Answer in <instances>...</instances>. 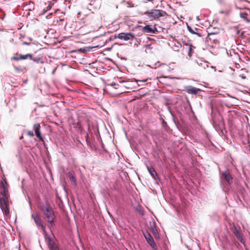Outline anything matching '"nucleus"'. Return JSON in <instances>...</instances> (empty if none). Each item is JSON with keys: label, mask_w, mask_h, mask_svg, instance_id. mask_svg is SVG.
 <instances>
[{"label": "nucleus", "mask_w": 250, "mask_h": 250, "mask_svg": "<svg viewBox=\"0 0 250 250\" xmlns=\"http://www.w3.org/2000/svg\"><path fill=\"white\" fill-rule=\"evenodd\" d=\"M42 210L43 211L47 221L49 224V227H52L54 225L55 215L53 210L49 207L48 205L42 208Z\"/></svg>", "instance_id": "nucleus-1"}, {"label": "nucleus", "mask_w": 250, "mask_h": 250, "mask_svg": "<svg viewBox=\"0 0 250 250\" xmlns=\"http://www.w3.org/2000/svg\"><path fill=\"white\" fill-rule=\"evenodd\" d=\"M144 14L151 20L158 19L160 17L167 15L166 11L159 9H152L150 11H146Z\"/></svg>", "instance_id": "nucleus-2"}, {"label": "nucleus", "mask_w": 250, "mask_h": 250, "mask_svg": "<svg viewBox=\"0 0 250 250\" xmlns=\"http://www.w3.org/2000/svg\"><path fill=\"white\" fill-rule=\"evenodd\" d=\"M8 201L4 197H0V208L2 212L6 215H9V209L8 208Z\"/></svg>", "instance_id": "nucleus-3"}, {"label": "nucleus", "mask_w": 250, "mask_h": 250, "mask_svg": "<svg viewBox=\"0 0 250 250\" xmlns=\"http://www.w3.org/2000/svg\"><path fill=\"white\" fill-rule=\"evenodd\" d=\"M115 38H118L120 40L128 41L133 40L134 38V35L130 32H122L115 36Z\"/></svg>", "instance_id": "nucleus-4"}, {"label": "nucleus", "mask_w": 250, "mask_h": 250, "mask_svg": "<svg viewBox=\"0 0 250 250\" xmlns=\"http://www.w3.org/2000/svg\"><path fill=\"white\" fill-rule=\"evenodd\" d=\"M32 218L33 219L37 226L40 227L41 229L43 231V233L46 234L45 227L42 223V220L41 219L40 217L38 215L32 214Z\"/></svg>", "instance_id": "nucleus-5"}, {"label": "nucleus", "mask_w": 250, "mask_h": 250, "mask_svg": "<svg viewBox=\"0 0 250 250\" xmlns=\"http://www.w3.org/2000/svg\"><path fill=\"white\" fill-rule=\"evenodd\" d=\"M186 91L190 94L196 95L201 91V89L191 85H188L185 87Z\"/></svg>", "instance_id": "nucleus-6"}, {"label": "nucleus", "mask_w": 250, "mask_h": 250, "mask_svg": "<svg viewBox=\"0 0 250 250\" xmlns=\"http://www.w3.org/2000/svg\"><path fill=\"white\" fill-rule=\"evenodd\" d=\"M144 236L147 242V243L153 248H155L156 245L151 235L148 232H146L144 234Z\"/></svg>", "instance_id": "nucleus-7"}, {"label": "nucleus", "mask_w": 250, "mask_h": 250, "mask_svg": "<svg viewBox=\"0 0 250 250\" xmlns=\"http://www.w3.org/2000/svg\"><path fill=\"white\" fill-rule=\"evenodd\" d=\"M222 175L229 185H231L233 182V178L229 171L227 170L222 172Z\"/></svg>", "instance_id": "nucleus-8"}, {"label": "nucleus", "mask_w": 250, "mask_h": 250, "mask_svg": "<svg viewBox=\"0 0 250 250\" xmlns=\"http://www.w3.org/2000/svg\"><path fill=\"white\" fill-rule=\"evenodd\" d=\"M33 128L35 130V134L36 137L39 139V140L42 141V137L41 135V133L40 132L41 126L39 124H35L34 125Z\"/></svg>", "instance_id": "nucleus-9"}, {"label": "nucleus", "mask_w": 250, "mask_h": 250, "mask_svg": "<svg viewBox=\"0 0 250 250\" xmlns=\"http://www.w3.org/2000/svg\"><path fill=\"white\" fill-rule=\"evenodd\" d=\"M48 246L50 250H59L56 244L52 239H48Z\"/></svg>", "instance_id": "nucleus-10"}, {"label": "nucleus", "mask_w": 250, "mask_h": 250, "mask_svg": "<svg viewBox=\"0 0 250 250\" xmlns=\"http://www.w3.org/2000/svg\"><path fill=\"white\" fill-rule=\"evenodd\" d=\"M1 187L2 188V191L0 192V194L2 195V197H4L7 199L8 196V190L7 188L5 187L4 183L2 182L0 184Z\"/></svg>", "instance_id": "nucleus-11"}, {"label": "nucleus", "mask_w": 250, "mask_h": 250, "mask_svg": "<svg viewBox=\"0 0 250 250\" xmlns=\"http://www.w3.org/2000/svg\"><path fill=\"white\" fill-rule=\"evenodd\" d=\"M146 167L150 175L154 179H157L158 178V176L154 168L152 166L149 167L146 166Z\"/></svg>", "instance_id": "nucleus-12"}, {"label": "nucleus", "mask_w": 250, "mask_h": 250, "mask_svg": "<svg viewBox=\"0 0 250 250\" xmlns=\"http://www.w3.org/2000/svg\"><path fill=\"white\" fill-rule=\"evenodd\" d=\"M28 58H29L30 60H32V55L30 54H27L23 55H21L20 57H14L13 58V59L14 60H16V61H19L20 60H25V59H27ZM33 60H34V61H36L35 59H33Z\"/></svg>", "instance_id": "nucleus-13"}, {"label": "nucleus", "mask_w": 250, "mask_h": 250, "mask_svg": "<svg viewBox=\"0 0 250 250\" xmlns=\"http://www.w3.org/2000/svg\"><path fill=\"white\" fill-rule=\"evenodd\" d=\"M143 30L147 33H154L155 31L151 25H146L143 28Z\"/></svg>", "instance_id": "nucleus-14"}, {"label": "nucleus", "mask_w": 250, "mask_h": 250, "mask_svg": "<svg viewBox=\"0 0 250 250\" xmlns=\"http://www.w3.org/2000/svg\"><path fill=\"white\" fill-rule=\"evenodd\" d=\"M67 175L69 177L71 183L74 185H76V180L74 175H73V174L71 172H68L67 173Z\"/></svg>", "instance_id": "nucleus-15"}, {"label": "nucleus", "mask_w": 250, "mask_h": 250, "mask_svg": "<svg viewBox=\"0 0 250 250\" xmlns=\"http://www.w3.org/2000/svg\"><path fill=\"white\" fill-rule=\"evenodd\" d=\"M174 44L173 45V49L175 51H179L180 48L181 47V44L178 42H175Z\"/></svg>", "instance_id": "nucleus-16"}, {"label": "nucleus", "mask_w": 250, "mask_h": 250, "mask_svg": "<svg viewBox=\"0 0 250 250\" xmlns=\"http://www.w3.org/2000/svg\"><path fill=\"white\" fill-rule=\"evenodd\" d=\"M235 234L236 237H237V238L240 240V241L241 243H244V241L243 240V237L238 230H235Z\"/></svg>", "instance_id": "nucleus-17"}, {"label": "nucleus", "mask_w": 250, "mask_h": 250, "mask_svg": "<svg viewBox=\"0 0 250 250\" xmlns=\"http://www.w3.org/2000/svg\"><path fill=\"white\" fill-rule=\"evenodd\" d=\"M186 45L187 46V49L188 50V55L189 56H191L192 55V46L191 44H186Z\"/></svg>", "instance_id": "nucleus-18"}, {"label": "nucleus", "mask_w": 250, "mask_h": 250, "mask_svg": "<svg viewBox=\"0 0 250 250\" xmlns=\"http://www.w3.org/2000/svg\"><path fill=\"white\" fill-rule=\"evenodd\" d=\"M197 63L199 65L203 66L204 68L208 66V65L206 62H204L200 60L199 62L197 61Z\"/></svg>", "instance_id": "nucleus-19"}, {"label": "nucleus", "mask_w": 250, "mask_h": 250, "mask_svg": "<svg viewBox=\"0 0 250 250\" xmlns=\"http://www.w3.org/2000/svg\"><path fill=\"white\" fill-rule=\"evenodd\" d=\"M174 65L175 63L169 64V65L166 66V69L167 71H170L171 70H173L174 69Z\"/></svg>", "instance_id": "nucleus-20"}, {"label": "nucleus", "mask_w": 250, "mask_h": 250, "mask_svg": "<svg viewBox=\"0 0 250 250\" xmlns=\"http://www.w3.org/2000/svg\"><path fill=\"white\" fill-rule=\"evenodd\" d=\"M247 14L245 12H241L240 13V16L242 18L244 19L245 21H249V20L247 18Z\"/></svg>", "instance_id": "nucleus-21"}, {"label": "nucleus", "mask_w": 250, "mask_h": 250, "mask_svg": "<svg viewBox=\"0 0 250 250\" xmlns=\"http://www.w3.org/2000/svg\"><path fill=\"white\" fill-rule=\"evenodd\" d=\"M188 31L192 34H196L198 37H200L201 35L199 33H196L195 32H194V31L193 30V29L191 27H189V26H188Z\"/></svg>", "instance_id": "nucleus-22"}, {"label": "nucleus", "mask_w": 250, "mask_h": 250, "mask_svg": "<svg viewBox=\"0 0 250 250\" xmlns=\"http://www.w3.org/2000/svg\"><path fill=\"white\" fill-rule=\"evenodd\" d=\"M27 135L30 137H33L34 135V134L32 131L29 130L27 132Z\"/></svg>", "instance_id": "nucleus-23"}, {"label": "nucleus", "mask_w": 250, "mask_h": 250, "mask_svg": "<svg viewBox=\"0 0 250 250\" xmlns=\"http://www.w3.org/2000/svg\"><path fill=\"white\" fill-rule=\"evenodd\" d=\"M148 79H144L143 80H137V83H145L148 81Z\"/></svg>", "instance_id": "nucleus-24"}, {"label": "nucleus", "mask_w": 250, "mask_h": 250, "mask_svg": "<svg viewBox=\"0 0 250 250\" xmlns=\"http://www.w3.org/2000/svg\"><path fill=\"white\" fill-rule=\"evenodd\" d=\"M152 231L154 233H157V231L156 229L155 228H152Z\"/></svg>", "instance_id": "nucleus-25"}, {"label": "nucleus", "mask_w": 250, "mask_h": 250, "mask_svg": "<svg viewBox=\"0 0 250 250\" xmlns=\"http://www.w3.org/2000/svg\"><path fill=\"white\" fill-rule=\"evenodd\" d=\"M162 124H163V125L164 126L165 125H167V123L164 120H163V122H162Z\"/></svg>", "instance_id": "nucleus-26"}, {"label": "nucleus", "mask_w": 250, "mask_h": 250, "mask_svg": "<svg viewBox=\"0 0 250 250\" xmlns=\"http://www.w3.org/2000/svg\"><path fill=\"white\" fill-rule=\"evenodd\" d=\"M30 43H28V42H23L22 43V44H25V45H29Z\"/></svg>", "instance_id": "nucleus-27"}, {"label": "nucleus", "mask_w": 250, "mask_h": 250, "mask_svg": "<svg viewBox=\"0 0 250 250\" xmlns=\"http://www.w3.org/2000/svg\"><path fill=\"white\" fill-rule=\"evenodd\" d=\"M162 78H162V77H159V78H158V81H159V82L160 83H161V79Z\"/></svg>", "instance_id": "nucleus-28"}, {"label": "nucleus", "mask_w": 250, "mask_h": 250, "mask_svg": "<svg viewBox=\"0 0 250 250\" xmlns=\"http://www.w3.org/2000/svg\"><path fill=\"white\" fill-rule=\"evenodd\" d=\"M139 85H143V84H142V83H138Z\"/></svg>", "instance_id": "nucleus-29"}, {"label": "nucleus", "mask_w": 250, "mask_h": 250, "mask_svg": "<svg viewBox=\"0 0 250 250\" xmlns=\"http://www.w3.org/2000/svg\"><path fill=\"white\" fill-rule=\"evenodd\" d=\"M80 14H81V12H79L78 13V16L79 15H80Z\"/></svg>", "instance_id": "nucleus-30"}]
</instances>
